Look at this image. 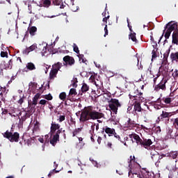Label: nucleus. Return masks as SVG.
<instances>
[{"label":"nucleus","instance_id":"1","mask_svg":"<svg viewBox=\"0 0 178 178\" xmlns=\"http://www.w3.org/2000/svg\"><path fill=\"white\" fill-rule=\"evenodd\" d=\"M104 116V113L97 111L94 106H88L84 107L81 111L79 121L81 123H86L88 120H97L98 123H102V121L99 119H102Z\"/></svg>","mask_w":178,"mask_h":178},{"label":"nucleus","instance_id":"2","mask_svg":"<svg viewBox=\"0 0 178 178\" xmlns=\"http://www.w3.org/2000/svg\"><path fill=\"white\" fill-rule=\"evenodd\" d=\"M50 130L51 136L54 134L51 140H50V144L53 145V147H55V145L58 144L60 136H63L64 140H66V131L63 130L62 128L60 129V124L52 122Z\"/></svg>","mask_w":178,"mask_h":178},{"label":"nucleus","instance_id":"3","mask_svg":"<svg viewBox=\"0 0 178 178\" xmlns=\"http://www.w3.org/2000/svg\"><path fill=\"white\" fill-rule=\"evenodd\" d=\"M132 162H136V157L134 156H130L128 176H130V175H132V176H134V175H136L137 177H139V178H149V172L147 171L146 169L143 168L140 170V174H138L137 170L131 168Z\"/></svg>","mask_w":178,"mask_h":178},{"label":"nucleus","instance_id":"4","mask_svg":"<svg viewBox=\"0 0 178 178\" xmlns=\"http://www.w3.org/2000/svg\"><path fill=\"white\" fill-rule=\"evenodd\" d=\"M177 30V22H175L173 21H171L170 22H168L165 26V29L163 30V33L162 34V35L160 37V39L159 40V44L161 42V40H162V38H163V34L164 37L166 40H165V42H166V41H168L167 40H168V38L170 37V34L172 33V31H176Z\"/></svg>","mask_w":178,"mask_h":178},{"label":"nucleus","instance_id":"5","mask_svg":"<svg viewBox=\"0 0 178 178\" xmlns=\"http://www.w3.org/2000/svg\"><path fill=\"white\" fill-rule=\"evenodd\" d=\"M4 138H7L10 143H19L20 140V134L15 132V127L12 125L10 130L8 129L2 134Z\"/></svg>","mask_w":178,"mask_h":178},{"label":"nucleus","instance_id":"6","mask_svg":"<svg viewBox=\"0 0 178 178\" xmlns=\"http://www.w3.org/2000/svg\"><path fill=\"white\" fill-rule=\"evenodd\" d=\"M168 58H169V51H167L163 54V58L161 66L159 67V72H161L163 76H167L169 72V64L168 63Z\"/></svg>","mask_w":178,"mask_h":178},{"label":"nucleus","instance_id":"7","mask_svg":"<svg viewBox=\"0 0 178 178\" xmlns=\"http://www.w3.org/2000/svg\"><path fill=\"white\" fill-rule=\"evenodd\" d=\"M121 106L122 104H120L118 99L112 98L108 101V108L113 112V113H115V115L118 113V109Z\"/></svg>","mask_w":178,"mask_h":178},{"label":"nucleus","instance_id":"8","mask_svg":"<svg viewBox=\"0 0 178 178\" xmlns=\"http://www.w3.org/2000/svg\"><path fill=\"white\" fill-rule=\"evenodd\" d=\"M63 65L64 66H73L74 63H76V60H74V58L70 56H65L63 58Z\"/></svg>","mask_w":178,"mask_h":178},{"label":"nucleus","instance_id":"9","mask_svg":"<svg viewBox=\"0 0 178 178\" xmlns=\"http://www.w3.org/2000/svg\"><path fill=\"white\" fill-rule=\"evenodd\" d=\"M127 22L128 23V27L129 29V31H131L130 34L129 35V40H131L133 42L137 44V38L136 37V33L133 32L132 26L130 24V22L129 21V18L127 19Z\"/></svg>","mask_w":178,"mask_h":178},{"label":"nucleus","instance_id":"10","mask_svg":"<svg viewBox=\"0 0 178 178\" xmlns=\"http://www.w3.org/2000/svg\"><path fill=\"white\" fill-rule=\"evenodd\" d=\"M129 138L131 139L132 143H134V141H133V138L134 140L136 141L137 145H140L143 143V139H141V138H140V136H138L137 134H131L129 135Z\"/></svg>","mask_w":178,"mask_h":178},{"label":"nucleus","instance_id":"11","mask_svg":"<svg viewBox=\"0 0 178 178\" xmlns=\"http://www.w3.org/2000/svg\"><path fill=\"white\" fill-rule=\"evenodd\" d=\"M173 126L175 127L176 131H172V134H171V136L170 138L175 139L178 137V118L174 119Z\"/></svg>","mask_w":178,"mask_h":178},{"label":"nucleus","instance_id":"12","mask_svg":"<svg viewBox=\"0 0 178 178\" xmlns=\"http://www.w3.org/2000/svg\"><path fill=\"white\" fill-rule=\"evenodd\" d=\"M38 51V46H37V44L34 43L29 47H26L25 49L23 50L22 53L24 55H29V52H33V51Z\"/></svg>","mask_w":178,"mask_h":178},{"label":"nucleus","instance_id":"13","mask_svg":"<svg viewBox=\"0 0 178 178\" xmlns=\"http://www.w3.org/2000/svg\"><path fill=\"white\" fill-rule=\"evenodd\" d=\"M151 145H152V140L151 139L143 138L142 144L140 145V147H143V148L148 149V148H149Z\"/></svg>","mask_w":178,"mask_h":178},{"label":"nucleus","instance_id":"14","mask_svg":"<svg viewBox=\"0 0 178 178\" xmlns=\"http://www.w3.org/2000/svg\"><path fill=\"white\" fill-rule=\"evenodd\" d=\"M168 81L161 80V82L155 87L156 91H159V90H166V83Z\"/></svg>","mask_w":178,"mask_h":178},{"label":"nucleus","instance_id":"15","mask_svg":"<svg viewBox=\"0 0 178 178\" xmlns=\"http://www.w3.org/2000/svg\"><path fill=\"white\" fill-rule=\"evenodd\" d=\"M1 64L3 70L5 69L6 70H8V69H12V66H13V60L10 59L7 64H6L5 61H3Z\"/></svg>","mask_w":178,"mask_h":178},{"label":"nucleus","instance_id":"16","mask_svg":"<svg viewBox=\"0 0 178 178\" xmlns=\"http://www.w3.org/2000/svg\"><path fill=\"white\" fill-rule=\"evenodd\" d=\"M38 51H42V56H45L48 54V49H47V46H44L43 44L38 45Z\"/></svg>","mask_w":178,"mask_h":178},{"label":"nucleus","instance_id":"17","mask_svg":"<svg viewBox=\"0 0 178 178\" xmlns=\"http://www.w3.org/2000/svg\"><path fill=\"white\" fill-rule=\"evenodd\" d=\"M103 130L105 131V133L106 134H108V136H112L115 133V129H112L108 127H105V128H103Z\"/></svg>","mask_w":178,"mask_h":178},{"label":"nucleus","instance_id":"18","mask_svg":"<svg viewBox=\"0 0 178 178\" xmlns=\"http://www.w3.org/2000/svg\"><path fill=\"white\" fill-rule=\"evenodd\" d=\"M127 127H129L130 129H133V127H137V123L136 121L131 120V119L129 118L127 120V123L126 124Z\"/></svg>","mask_w":178,"mask_h":178},{"label":"nucleus","instance_id":"19","mask_svg":"<svg viewBox=\"0 0 178 178\" xmlns=\"http://www.w3.org/2000/svg\"><path fill=\"white\" fill-rule=\"evenodd\" d=\"M134 111L135 112H141L143 111V108H141V104L137 101H135L134 103Z\"/></svg>","mask_w":178,"mask_h":178},{"label":"nucleus","instance_id":"20","mask_svg":"<svg viewBox=\"0 0 178 178\" xmlns=\"http://www.w3.org/2000/svg\"><path fill=\"white\" fill-rule=\"evenodd\" d=\"M172 44L178 45V30L175 31L172 33Z\"/></svg>","mask_w":178,"mask_h":178},{"label":"nucleus","instance_id":"21","mask_svg":"<svg viewBox=\"0 0 178 178\" xmlns=\"http://www.w3.org/2000/svg\"><path fill=\"white\" fill-rule=\"evenodd\" d=\"M63 66V64H62V63L58 62L52 65V69L54 70H57V72H59V70H60Z\"/></svg>","mask_w":178,"mask_h":178},{"label":"nucleus","instance_id":"22","mask_svg":"<svg viewBox=\"0 0 178 178\" xmlns=\"http://www.w3.org/2000/svg\"><path fill=\"white\" fill-rule=\"evenodd\" d=\"M136 95H131L130 99H133L134 98V100L137 101V98H141V95H143V92H139L138 90H136Z\"/></svg>","mask_w":178,"mask_h":178},{"label":"nucleus","instance_id":"23","mask_svg":"<svg viewBox=\"0 0 178 178\" xmlns=\"http://www.w3.org/2000/svg\"><path fill=\"white\" fill-rule=\"evenodd\" d=\"M56 74H58L57 70L51 68L50 73H49L50 80H54V79H55V77H56Z\"/></svg>","mask_w":178,"mask_h":178},{"label":"nucleus","instance_id":"24","mask_svg":"<svg viewBox=\"0 0 178 178\" xmlns=\"http://www.w3.org/2000/svg\"><path fill=\"white\" fill-rule=\"evenodd\" d=\"M151 155H152V159L154 162H156V161H159V153L158 152L154 153V152H151Z\"/></svg>","mask_w":178,"mask_h":178},{"label":"nucleus","instance_id":"25","mask_svg":"<svg viewBox=\"0 0 178 178\" xmlns=\"http://www.w3.org/2000/svg\"><path fill=\"white\" fill-rule=\"evenodd\" d=\"M88 90H90V86L88 85H87V83H83L82 84V87L81 88V92L85 94V92H87V91H88Z\"/></svg>","mask_w":178,"mask_h":178},{"label":"nucleus","instance_id":"26","mask_svg":"<svg viewBox=\"0 0 178 178\" xmlns=\"http://www.w3.org/2000/svg\"><path fill=\"white\" fill-rule=\"evenodd\" d=\"M170 59L172 62H178V52L172 53L170 54Z\"/></svg>","mask_w":178,"mask_h":178},{"label":"nucleus","instance_id":"27","mask_svg":"<svg viewBox=\"0 0 178 178\" xmlns=\"http://www.w3.org/2000/svg\"><path fill=\"white\" fill-rule=\"evenodd\" d=\"M40 93H37L33 98L32 105H37L38 102V99L40 98Z\"/></svg>","mask_w":178,"mask_h":178},{"label":"nucleus","instance_id":"28","mask_svg":"<svg viewBox=\"0 0 178 178\" xmlns=\"http://www.w3.org/2000/svg\"><path fill=\"white\" fill-rule=\"evenodd\" d=\"M37 33V27L35 26H31L29 28V34L33 37L35 35V33Z\"/></svg>","mask_w":178,"mask_h":178},{"label":"nucleus","instance_id":"29","mask_svg":"<svg viewBox=\"0 0 178 178\" xmlns=\"http://www.w3.org/2000/svg\"><path fill=\"white\" fill-rule=\"evenodd\" d=\"M26 69L28 70H35V65H34V63H28L26 64Z\"/></svg>","mask_w":178,"mask_h":178},{"label":"nucleus","instance_id":"30","mask_svg":"<svg viewBox=\"0 0 178 178\" xmlns=\"http://www.w3.org/2000/svg\"><path fill=\"white\" fill-rule=\"evenodd\" d=\"M78 58L80 62L87 64V59L84 57V54H78Z\"/></svg>","mask_w":178,"mask_h":178},{"label":"nucleus","instance_id":"31","mask_svg":"<svg viewBox=\"0 0 178 178\" xmlns=\"http://www.w3.org/2000/svg\"><path fill=\"white\" fill-rule=\"evenodd\" d=\"M71 81H72V86L74 88H76L77 83H79V81H77V78L76 77L73 78V79Z\"/></svg>","mask_w":178,"mask_h":178},{"label":"nucleus","instance_id":"32","mask_svg":"<svg viewBox=\"0 0 178 178\" xmlns=\"http://www.w3.org/2000/svg\"><path fill=\"white\" fill-rule=\"evenodd\" d=\"M173 98L171 97H163V101H164L165 104H170V102H173Z\"/></svg>","mask_w":178,"mask_h":178},{"label":"nucleus","instance_id":"33","mask_svg":"<svg viewBox=\"0 0 178 178\" xmlns=\"http://www.w3.org/2000/svg\"><path fill=\"white\" fill-rule=\"evenodd\" d=\"M172 76L174 77L175 80H177L178 79V70L177 69H175L174 71L172 70Z\"/></svg>","mask_w":178,"mask_h":178},{"label":"nucleus","instance_id":"34","mask_svg":"<svg viewBox=\"0 0 178 178\" xmlns=\"http://www.w3.org/2000/svg\"><path fill=\"white\" fill-rule=\"evenodd\" d=\"M43 6L44 8H49L51 6V0H44L43 1Z\"/></svg>","mask_w":178,"mask_h":178},{"label":"nucleus","instance_id":"35","mask_svg":"<svg viewBox=\"0 0 178 178\" xmlns=\"http://www.w3.org/2000/svg\"><path fill=\"white\" fill-rule=\"evenodd\" d=\"M80 131H81V129L80 128L75 129L72 132V137H76V136H77V134H79Z\"/></svg>","mask_w":178,"mask_h":178},{"label":"nucleus","instance_id":"36","mask_svg":"<svg viewBox=\"0 0 178 178\" xmlns=\"http://www.w3.org/2000/svg\"><path fill=\"white\" fill-rule=\"evenodd\" d=\"M73 49H74V52H76L77 55H80V50H79V47H77V44H76V43L73 44Z\"/></svg>","mask_w":178,"mask_h":178},{"label":"nucleus","instance_id":"37","mask_svg":"<svg viewBox=\"0 0 178 178\" xmlns=\"http://www.w3.org/2000/svg\"><path fill=\"white\" fill-rule=\"evenodd\" d=\"M177 155H178L177 152H171L170 153V158H172V159H176V158H177Z\"/></svg>","mask_w":178,"mask_h":178},{"label":"nucleus","instance_id":"38","mask_svg":"<svg viewBox=\"0 0 178 178\" xmlns=\"http://www.w3.org/2000/svg\"><path fill=\"white\" fill-rule=\"evenodd\" d=\"M71 10H72V12H77V10H79V6H76L74 3H71L70 6Z\"/></svg>","mask_w":178,"mask_h":178},{"label":"nucleus","instance_id":"39","mask_svg":"<svg viewBox=\"0 0 178 178\" xmlns=\"http://www.w3.org/2000/svg\"><path fill=\"white\" fill-rule=\"evenodd\" d=\"M161 119H165L166 118H169V113L166 111H163L162 114L161 115Z\"/></svg>","mask_w":178,"mask_h":178},{"label":"nucleus","instance_id":"40","mask_svg":"<svg viewBox=\"0 0 178 178\" xmlns=\"http://www.w3.org/2000/svg\"><path fill=\"white\" fill-rule=\"evenodd\" d=\"M59 98L62 101H65V99L66 98V92H63L59 95Z\"/></svg>","mask_w":178,"mask_h":178},{"label":"nucleus","instance_id":"41","mask_svg":"<svg viewBox=\"0 0 178 178\" xmlns=\"http://www.w3.org/2000/svg\"><path fill=\"white\" fill-rule=\"evenodd\" d=\"M69 95H77L75 88H71L69 92Z\"/></svg>","mask_w":178,"mask_h":178},{"label":"nucleus","instance_id":"42","mask_svg":"<svg viewBox=\"0 0 178 178\" xmlns=\"http://www.w3.org/2000/svg\"><path fill=\"white\" fill-rule=\"evenodd\" d=\"M44 99H47V101H52L54 97H52V95L48 94V95H44Z\"/></svg>","mask_w":178,"mask_h":178},{"label":"nucleus","instance_id":"43","mask_svg":"<svg viewBox=\"0 0 178 178\" xmlns=\"http://www.w3.org/2000/svg\"><path fill=\"white\" fill-rule=\"evenodd\" d=\"M20 99L18 100V104H19V105H22V104H23L24 102V95H20L19 96Z\"/></svg>","mask_w":178,"mask_h":178},{"label":"nucleus","instance_id":"44","mask_svg":"<svg viewBox=\"0 0 178 178\" xmlns=\"http://www.w3.org/2000/svg\"><path fill=\"white\" fill-rule=\"evenodd\" d=\"M44 143L45 144H48V143H51V138H49V135L47 134L44 136Z\"/></svg>","mask_w":178,"mask_h":178},{"label":"nucleus","instance_id":"45","mask_svg":"<svg viewBox=\"0 0 178 178\" xmlns=\"http://www.w3.org/2000/svg\"><path fill=\"white\" fill-rule=\"evenodd\" d=\"M171 90H174L172 93H170V96L173 97V95H175V94H176V91H177L178 88H175V85H174L173 86L171 87Z\"/></svg>","mask_w":178,"mask_h":178},{"label":"nucleus","instance_id":"46","mask_svg":"<svg viewBox=\"0 0 178 178\" xmlns=\"http://www.w3.org/2000/svg\"><path fill=\"white\" fill-rule=\"evenodd\" d=\"M29 88H37V83L34 82H30L29 84Z\"/></svg>","mask_w":178,"mask_h":178},{"label":"nucleus","instance_id":"47","mask_svg":"<svg viewBox=\"0 0 178 178\" xmlns=\"http://www.w3.org/2000/svg\"><path fill=\"white\" fill-rule=\"evenodd\" d=\"M40 105H47V104H49V102L45 99H41L39 102Z\"/></svg>","mask_w":178,"mask_h":178},{"label":"nucleus","instance_id":"48","mask_svg":"<svg viewBox=\"0 0 178 178\" xmlns=\"http://www.w3.org/2000/svg\"><path fill=\"white\" fill-rule=\"evenodd\" d=\"M65 115H60L58 120L60 123H62V122L65 121Z\"/></svg>","mask_w":178,"mask_h":178},{"label":"nucleus","instance_id":"49","mask_svg":"<svg viewBox=\"0 0 178 178\" xmlns=\"http://www.w3.org/2000/svg\"><path fill=\"white\" fill-rule=\"evenodd\" d=\"M1 58H8V51H1Z\"/></svg>","mask_w":178,"mask_h":178},{"label":"nucleus","instance_id":"50","mask_svg":"<svg viewBox=\"0 0 178 178\" xmlns=\"http://www.w3.org/2000/svg\"><path fill=\"white\" fill-rule=\"evenodd\" d=\"M78 140L79 141V144H81V145H86V143H84V141L83 140V138L81 137L78 138Z\"/></svg>","mask_w":178,"mask_h":178},{"label":"nucleus","instance_id":"51","mask_svg":"<svg viewBox=\"0 0 178 178\" xmlns=\"http://www.w3.org/2000/svg\"><path fill=\"white\" fill-rule=\"evenodd\" d=\"M102 92L103 93H102L101 95H102V94H106L108 95V97L111 96V92L109 91H108L106 89H104L102 90Z\"/></svg>","mask_w":178,"mask_h":178},{"label":"nucleus","instance_id":"52","mask_svg":"<svg viewBox=\"0 0 178 178\" xmlns=\"http://www.w3.org/2000/svg\"><path fill=\"white\" fill-rule=\"evenodd\" d=\"M152 59H155L156 58V50L153 49L152 51Z\"/></svg>","mask_w":178,"mask_h":178},{"label":"nucleus","instance_id":"53","mask_svg":"<svg viewBox=\"0 0 178 178\" xmlns=\"http://www.w3.org/2000/svg\"><path fill=\"white\" fill-rule=\"evenodd\" d=\"M113 136H114L115 138L118 139V141H120V136L118 135V134H116L115 131H114Z\"/></svg>","mask_w":178,"mask_h":178},{"label":"nucleus","instance_id":"54","mask_svg":"<svg viewBox=\"0 0 178 178\" xmlns=\"http://www.w3.org/2000/svg\"><path fill=\"white\" fill-rule=\"evenodd\" d=\"M8 113H9V111H8V109L6 108H2V113L1 115H8Z\"/></svg>","mask_w":178,"mask_h":178},{"label":"nucleus","instance_id":"55","mask_svg":"<svg viewBox=\"0 0 178 178\" xmlns=\"http://www.w3.org/2000/svg\"><path fill=\"white\" fill-rule=\"evenodd\" d=\"M172 134H173V130L169 129L167 133V136H168V138H170Z\"/></svg>","mask_w":178,"mask_h":178},{"label":"nucleus","instance_id":"56","mask_svg":"<svg viewBox=\"0 0 178 178\" xmlns=\"http://www.w3.org/2000/svg\"><path fill=\"white\" fill-rule=\"evenodd\" d=\"M54 172H56V173H58V172H59V171H57L56 168L54 169L52 171H50V172L48 174V177H51V176H52Z\"/></svg>","mask_w":178,"mask_h":178},{"label":"nucleus","instance_id":"57","mask_svg":"<svg viewBox=\"0 0 178 178\" xmlns=\"http://www.w3.org/2000/svg\"><path fill=\"white\" fill-rule=\"evenodd\" d=\"M0 74L3 76V67L2 66V63L0 64Z\"/></svg>","mask_w":178,"mask_h":178},{"label":"nucleus","instance_id":"58","mask_svg":"<svg viewBox=\"0 0 178 178\" xmlns=\"http://www.w3.org/2000/svg\"><path fill=\"white\" fill-rule=\"evenodd\" d=\"M104 31H105V33H104V37H106V35H108V25H105V27H104Z\"/></svg>","mask_w":178,"mask_h":178},{"label":"nucleus","instance_id":"59","mask_svg":"<svg viewBox=\"0 0 178 178\" xmlns=\"http://www.w3.org/2000/svg\"><path fill=\"white\" fill-rule=\"evenodd\" d=\"M150 40L155 44V47H157L158 44H156V42H155V40H154V37L152 35L150 36Z\"/></svg>","mask_w":178,"mask_h":178},{"label":"nucleus","instance_id":"60","mask_svg":"<svg viewBox=\"0 0 178 178\" xmlns=\"http://www.w3.org/2000/svg\"><path fill=\"white\" fill-rule=\"evenodd\" d=\"M26 119H27L26 117L22 116L21 119H19V123H23L24 122H26Z\"/></svg>","mask_w":178,"mask_h":178},{"label":"nucleus","instance_id":"61","mask_svg":"<svg viewBox=\"0 0 178 178\" xmlns=\"http://www.w3.org/2000/svg\"><path fill=\"white\" fill-rule=\"evenodd\" d=\"M53 3H54V5H56V6L60 5V2L58 1V0H53Z\"/></svg>","mask_w":178,"mask_h":178},{"label":"nucleus","instance_id":"62","mask_svg":"<svg viewBox=\"0 0 178 178\" xmlns=\"http://www.w3.org/2000/svg\"><path fill=\"white\" fill-rule=\"evenodd\" d=\"M101 141H102V138H101V136H99L97 138V143H98V144H101Z\"/></svg>","mask_w":178,"mask_h":178},{"label":"nucleus","instance_id":"63","mask_svg":"<svg viewBox=\"0 0 178 178\" xmlns=\"http://www.w3.org/2000/svg\"><path fill=\"white\" fill-rule=\"evenodd\" d=\"M156 131L157 133H161V127H157L156 128Z\"/></svg>","mask_w":178,"mask_h":178},{"label":"nucleus","instance_id":"64","mask_svg":"<svg viewBox=\"0 0 178 178\" xmlns=\"http://www.w3.org/2000/svg\"><path fill=\"white\" fill-rule=\"evenodd\" d=\"M26 143L28 144V145H31V138H29L27 140Z\"/></svg>","mask_w":178,"mask_h":178}]
</instances>
